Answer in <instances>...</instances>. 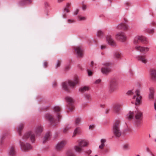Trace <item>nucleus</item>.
Listing matches in <instances>:
<instances>
[{
	"mask_svg": "<svg viewBox=\"0 0 156 156\" xmlns=\"http://www.w3.org/2000/svg\"><path fill=\"white\" fill-rule=\"evenodd\" d=\"M28 139L30 140L32 143L34 142L35 136L33 132L29 131L25 133L23 136L22 140L20 141L21 148L23 151H27L32 149V147L30 144L25 142Z\"/></svg>",
	"mask_w": 156,
	"mask_h": 156,
	"instance_id": "1",
	"label": "nucleus"
},
{
	"mask_svg": "<svg viewBox=\"0 0 156 156\" xmlns=\"http://www.w3.org/2000/svg\"><path fill=\"white\" fill-rule=\"evenodd\" d=\"M144 44H147L148 41L145 37L143 36H136L134 38L133 41L134 47L135 49H148L147 48L143 47L138 44L139 41Z\"/></svg>",
	"mask_w": 156,
	"mask_h": 156,
	"instance_id": "2",
	"label": "nucleus"
},
{
	"mask_svg": "<svg viewBox=\"0 0 156 156\" xmlns=\"http://www.w3.org/2000/svg\"><path fill=\"white\" fill-rule=\"evenodd\" d=\"M77 143L78 144L74 146V149L76 152L80 154L83 152L82 147L87 146L88 143L85 140L80 139L78 140Z\"/></svg>",
	"mask_w": 156,
	"mask_h": 156,
	"instance_id": "3",
	"label": "nucleus"
},
{
	"mask_svg": "<svg viewBox=\"0 0 156 156\" xmlns=\"http://www.w3.org/2000/svg\"><path fill=\"white\" fill-rule=\"evenodd\" d=\"M118 87V83L117 79L115 77L111 79L108 86L109 92L111 93L114 92L117 90Z\"/></svg>",
	"mask_w": 156,
	"mask_h": 156,
	"instance_id": "4",
	"label": "nucleus"
},
{
	"mask_svg": "<svg viewBox=\"0 0 156 156\" xmlns=\"http://www.w3.org/2000/svg\"><path fill=\"white\" fill-rule=\"evenodd\" d=\"M79 81V78L78 76H76L74 77V81L69 80L68 83L64 82L62 84L63 88L66 91H69V89L68 86V84L72 88H74L76 84L78 83Z\"/></svg>",
	"mask_w": 156,
	"mask_h": 156,
	"instance_id": "5",
	"label": "nucleus"
},
{
	"mask_svg": "<svg viewBox=\"0 0 156 156\" xmlns=\"http://www.w3.org/2000/svg\"><path fill=\"white\" fill-rule=\"evenodd\" d=\"M120 121L117 120L114 123L113 127V131L114 135L117 137H120L122 134L120 129Z\"/></svg>",
	"mask_w": 156,
	"mask_h": 156,
	"instance_id": "6",
	"label": "nucleus"
},
{
	"mask_svg": "<svg viewBox=\"0 0 156 156\" xmlns=\"http://www.w3.org/2000/svg\"><path fill=\"white\" fill-rule=\"evenodd\" d=\"M135 122L137 126H139L142 123L143 117V113L140 110H137L135 112Z\"/></svg>",
	"mask_w": 156,
	"mask_h": 156,
	"instance_id": "7",
	"label": "nucleus"
},
{
	"mask_svg": "<svg viewBox=\"0 0 156 156\" xmlns=\"http://www.w3.org/2000/svg\"><path fill=\"white\" fill-rule=\"evenodd\" d=\"M66 99L68 103V105H67V112H69L73 111L74 109L73 105L74 101L73 99L71 97L67 96L66 97Z\"/></svg>",
	"mask_w": 156,
	"mask_h": 156,
	"instance_id": "8",
	"label": "nucleus"
},
{
	"mask_svg": "<svg viewBox=\"0 0 156 156\" xmlns=\"http://www.w3.org/2000/svg\"><path fill=\"white\" fill-rule=\"evenodd\" d=\"M61 110V107L58 106H55L53 108V110L57 115L58 121V122H60L62 117L60 113Z\"/></svg>",
	"mask_w": 156,
	"mask_h": 156,
	"instance_id": "9",
	"label": "nucleus"
},
{
	"mask_svg": "<svg viewBox=\"0 0 156 156\" xmlns=\"http://www.w3.org/2000/svg\"><path fill=\"white\" fill-rule=\"evenodd\" d=\"M115 38L119 41L121 42L125 41L126 39V37L124 33L119 32L115 35Z\"/></svg>",
	"mask_w": 156,
	"mask_h": 156,
	"instance_id": "10",
	"label": "nucleus"
},
{
	"mask_svg": "<svg viewBox=\"0 0 156 156\" xmlns=\"http://www.w3.org/2000/svg\"><path fill=\"white\" fill-rule=\"evenodd\" d=\"M106 40L109 44L115 48H117L116 47L117 45L115 41L111 35H108L106 37Z\"/></svg>",
	"mask_w": 156,
	"mask_h": 156,
	"instance_id": "11",
	"label": "nucleus"
},
{
	"mask_svg": "<svg viewBox=\"0 0 156 156\" xmlns=\"http://www.w3.org/2000/svg\"><path fill=\"white\" fill-rule=\"evenodd\" d=\"M66 143V141L64 140L58 142L56 146V149L58 151H61L63 148Z\"/></svg>",
	"mask_w": 156,
	"mask_h": 156,
	"instance_id": "12",
	"label": "nucleus"
},
{
	"mask_svg": "<svg viewBox=\"0 0 156 156\" xmlns=\"http://www.w3.org/2000/svg\"><path fill=\"white\" fill-rule=\"evenodd\" d=\"M136 95H134L133 98V99L136 98V105H138L139 104L140 100L141 99V97L140 95V91L138 90H136L135 91Z\"/></svg>",
	"mask_w": 156,
	"mask_h": 156,
	"instance_id": "13",
	"label": "nucleus"
},
{
	"mask_svg": "<svg viewBox=\"0 0 156 156\" xmlns=\"http://www.w3.org/2000/svg\"><path fill=\"white\" fill-rule=\"evenodd\" d=\"M45 118L48 120L52 125L53 126L56 125L55 123V119L51 115L47 113L45 114Z\"/></svg>",
	"mask_w": 156,
	"mask_h": 156,
	"instance_id": "14",
	"label": "nucleus"
},
{
	"mask_svg": "<svg viewBox=\"0 0 156 156\" xmlns=\"http://www.w3.org/2000/svg\"><path fill=\"white\" fill-rule=\"evenodd\" d=\"M150 76L151 80L156 81V69H152L151 70Z\"/></svg>",
	"mask_w": 156,
	"mask_h": 156,
	"instance_id": "15",
	"label": "nucleus"
},
{
	"mask_svg": "<svg viewBox=\"0 0 156 156\" xmlns=\"http://www.w3.org/2000/svg\"><path fill=\"white\" fill-rule=\"evenodd\" d=\"M101 71L103 74L107 75L112 72V69L109 67H102L101 68Z\"/></svg>",
	"mask_w": 156,
	"mask_h": 156,
	"instance_id": "16",
	"label": "nucleus"
},
{
	"mask_svg": "<svg viewBox=\"0 0 156 156\" xmlns=\"http://www.w3.org/2000/svg\"><path fill=\"white\" fill-rule=\"evenodd\" d=\"M33 2V0H22L18 3L20 6H23L30 4Z\"/></svg>",
	"mask_w": 156,
	"mask_h": 156,
	"instance_id": "17",
	"label": "nucleus"
},
{
	"mask_svg": "<svg viewBox=\"0 0 156 156\" xmlns=\"http://www.w3.org/2000/svg\"><path fill=\"white\" fill-rule=\"evenodd\" d=\"M117 28L119 30L122 29L126 30L128 29V26L124 23H122L117 26Z\"/></svg>",
	"mask_w": 156,
	"mask_h": 156,
	"instance_id": "18",
	"label": "nucleus"
},
{
	"mask_svg": "<svg viewBox=\"0 0 156 156\" xmlns=\"http://www.w3.org/2000/svg\"><path fill=\"white\" fill-rule=\"evenodd\" d=\"M43 130L42 126L40 125L37 126L34 129V132L36 135L40 134Z\"/></svg>",
	"mask_w": 156,
	"mask_h": 156,
	"instance_id": "19",
	"label": "nucleus"
},
{
	"mask_svg": "<svg viewBox=\"0 0 156 156\" xmlns=\"http://www.w3.org/2000/svg\"><path fill=\"white\" fill-rule=\"evenodd\" d=\"M121 105L119 104H115L113 106V110L116 114H119L120 110Z\"/></svg>",
	"mask_w": 156,
	"mask_h": 156,
	"instance_id": "20",
	"label": "nucleus"
},
{
	"mask_svg": "<svg viewBox=\"0 0 156 156\" xmlns=\"http://www.w3.org/2000/svg\"><path fill=\"white\" fill-rule=\"evenodd\" d=\"M137 60L144 64H146L147 62V60L145 56L139 55L137 57Z\"/></svg>",
	"mask_w": 156,
	"mask_h": 156,
	"instance_id": "21",
	"label": "nucleus"
},
{
	"mask_svg": "<svg viewBox=\"0 0 156 156\" xmlns=\"http://www.w3.org/2000/svg\"><path fill=\"white\" fill-rule=\"evenodd\" d=\"M16 152L15 147L13 146L11 147L9 149L8 154L9 156H15Z\"/></svg>",
	"mask_w": 156,
	"mask_h": 156,
	"instance_id": "22",
	"label": "nucleus"
},
{
	"mask_svg": "<svg viewBox=\"0 0 156 156\" xmlns=\"http://www.w3.org/2000/svg\"><path fill=\"white\" fill-rule=\"evenodd\" d=\"M74 51L75 54L79 57H82L83 54V49H74Z\"/></svg>",
	"mask_w": 156,
	"mask_h": 156,
	"instance_id": "23",
	"label": "nucleus"
},
{
	"mask_svg": "<svg viewBox=\"0 0 156 156\" xmlns=\"http://www.w3.org/2000/svg\"><path fill=\"white\" fill-rule=\"evenodd\" d=\"M24 126V124L23 123H21L19 126L17 128V132L19 135H21L22 133V131L23 129Z\"/></svg>",
	"mask_w": 156,
	"mask_h": 156,
	"instance_id": "24",
	"label": "nucleus"
},
{
	"mask_svg": "<svg viewBox=\"0 0 156 156\" xmlns=\"http://www.w3.org/2000/svg\"><path fill=\"white\" fill-rule=\"evenodd\" d=\"M114 56L116 59L119 60L121 59L122 55L120 52H116L114 53Z\"/></svg>",
	"mask_w": 156,
	"mask_h": 156,
	"instance_id": "25",
	"label": "nucleus"
},
{
	"mask_svg": "<svg viewBox=\"0 0 156 156\" xmlns=\"http://www.w3.org/2000/svg\"><path fill=\"white\" fill-rule=\"evenodd\" d=\"M150 93L149 94V98L151 99L153 98L154 95V89L153 88H151L150 89Z\"/></svg>",
	"mask_w": 156,
	"mask_h": 156,
	"instance_id": "26",
	"label": "nucleus"
},
{
	"mask_svg": "<svg viewBox=\"0 0 156 156\" xmlns=\"http://www.w3.org/2000/svg\"><path fill=\"white\" fill-rule=\"evenodd\" d=\"M106 142V140L105 139H102L101 140V144L99 146V148L100 149H103L105 146V143Z\"/></svg>",
	"mask_w": 156,
	"mask_h": 156,
	"instance_id": "27",
	"label": "nucleus"
},
{
	"mask_svg": "<svg viewBox=\"0 0 156 156\" xmlns=\"http://www.w3.org/2000/svg\"><path fill=\"white\" fill-rule=\"evenodd\" d=\"M50 137V133L48 132L46 133L44 138L43 143L44 144L49 139Z\"/></svg>",
	"mask_w": 156,
	"mask_h": 156,
	"instance_id": "28",
	"label": "nucleus"
},
{
	"mask_svg": "<svg viewBox=\"0 0 156 156\" xmlns=\"http://www.w3.org/2000/svg\"><path fill=\"white\" fill-rule=\"evenodd\" d=\"M66 154L67 156H76L74 152L71 150H68L66 153Z\"/></svg>",
	"mask_w": 156,
	"mask_h": 156,
	"instance_id": "29",
	"label": "nucleus"
},
{
	"mask_svg": "<svg viewBox=\"0 0 156 156\" xmlns=\"http://www.w3.org/2000/svg\"><path fill=\"white\" fill-rule=\"evenodd\" d=\"M90 88L87 86H84L80 88L79 89L80 91L84 92L86 91H88L89 90Z\"/></svg>",
	"mask_w": 156,
	"mask_h": 156,
	"instance_id": "30",
	"label": "nucleus"
},
{
	"mask_svg": "<svg viewBox=\"0 0 156 156\" xmlns=\"http://www.w3.org/2000/svg\"><path fill=\"white\" fill-rule=\"evenodd\" d=\"M104 35V32L101 30H98L97 33V35L99 37H102Z\"/></svg>",
	"mask_w": 156,
	"mask_h": 156,
	"instance_id": "31",
	"label": "nucleus"
},
{
	"mask_svg": "<svg viewBox=\"0 0 156 156\" xmlns=\"http://www.w3.org/2000/svg\"><path fill=\"white\" fill-rule=\"evenodd\" d=\"M134 113L133 112L130 111L128 114V118L129 120H131L133 119L134 117Z\"/></svg>",
	"mask_w": 156,
	"mask_h": 156,
	"instance_id": "32",
	"label": "nucleus"
},
{
	"mask_svg": "<svg viewBox=\"0 0 156 156\" xmlns=\"http://www.w3.org/2000/svg\"><path fill=\"white\" fill-rule=\"evenodd\" d=\"M84 95L85 98L87 100L89 101H91V95L90 94H85Z\"/></svg>",
	"mask_w": 156,
	"mask_h": 156,
	"instance_id": "33",
	"label": "nucleus"
},
{
	"mask_svg": "<svg viewBox=\"0 0 156 156\" xmlns=\"http://www.w3.org/2000/svg\"><path fill=\"white\" fill-rule=\"evenodd\" d=\"M123 148L125 150H128L130 149L129 145L128 144H126L124 145Z\"/></svg>",
	"mask_w": 156,
	"mask_h": 156,
	"instance_id": "34",
	"label": "nucleus"
},
{
	"mask_svg": "<svg viewBox=\"0 0 156 156\" xmlns=\"http://www.w3.org/2000/svg\"><path fill=\"white\" fill-rule=\"evenodd\" d=\"M61 61L60 60H58L57 61L56 64L55 65V68L56 69H57L58 67H59L61 65Z\"/></svg>",
	"mask_w": 156,
	"mask_h": 156,
	"instance_id": "35",
	"label": "nucleus"
},
{
	"mask_svg": "<svg viewBox=\"0 0 156 156\" xmlns=\"http://www.w3.org/2000/svg\"><path fill=\"white\" fill-rule=\"evenodd\" d=\"M139 51L142 54H145L147 53L148 50V49H138Z\"/></svg>",
	"mask_w": 156,
	"mask_h": 156,
	"instance_id": "36",
	"label": "nucleus"
},
{
	"mask_svg": "<svg viewBox=\"0 0 156 156\" xmlns=\"http://www.w3.org/2000/svg\"><path fill=\"white\" fill-rule=\"evenodd\" d=\"M80 130L79 128H76L74 132L73 136H75V135L79 133L80 132Z\"/></svg>",
	"mask_w": 156,
	"mask_h": 156,
	"instance_id": "37",
	"label": "nucleus"
},
{
	"mask_svg": "<svg viewBox=\"0 0 156 156\" xmlns=\"http://www.w3.org/2000/svg\"><path fill=\"white\" fill-rule=\"evenodd\" d=\"M81 119L80 118H77L75 120V124L76 125L79 124L80 122Z\"/></svg>",
	"mask_w": 156,
	"mask_h": 156,
	"instance_id": "38",
	"label": "nucleus"
},
{
	"mask_svg": "<svg viewBox=\"0 0 156 156\" xmlns=\"http://www.w3.org/2000/svg\"><path fill=\"white\" fill-rule=\"evenodd\" d=\"M70 129V127L68 126H66L63 130V132L64 133H66Z\"/></svg>",
	"mask_w": 156,
	"mask_h": 156,
	"instance_id": "39",
	"label": "nucleus"
},
{
	"mask_svg": "<svg viewBox=\"0 0 156 156\" xmlns=\"http://www.w3.org/2000/svg\"><path fill=\"white\" fill-rule=\"evenodd\" d=\"M67 21L69 23H71L75 22V20L73 19H69L67 20Z\"/></svg>",
	"mask_w": 156,
	"mask_h": 156,
	"instance_id": "40",
	"label": "nucleus"
},
{
	"mask_svg": "<svg viewBox=\"0 0 156 156\" xmlns=\"http://www.w3.org/2000/svg\"><path fill=\"white\" fill-rule=\"evenodd\" d=\"M103 65L105 66V67H108L110 66L111 63L109 62H106L103 64Z\"/></svg>",
	"mask_w": 156,
	"mask_h": 156,
	"instance_id": "41",
	"label": "nucleus"
},
{
	"mask_svg": "<svg viewBox=\"0 0 156 156\" xmlns=\"http://www.w3.org/2000/svg\"><path fill=\"white\" fill-rule=\"evenodd\" d=\"M101 80L100 79H99L97 80L96 81H95L94 83L95 84H99V83H101Z\"/></svg>",
	"mask_w": 156,
	"mask_h": 156,
	"instance_id": "42",
	"label": "nucleus"
},
{
	"mask_svg": "<svg viewBox=\"0 0 156 156\" xmlns=\"http://www.w3.org/2000/svg\"><path fill=\"white\" fill-rule=\"evenodd\" d=\"M91 151L90 150H88L87 151H85V153L87 154L88 155L90 154L91 153Z\"/></svg>",
	"mask_w": 156,
	"mask_h": 156,
	"instance_id": "43",
	"label": "nucleus"
},
{
	"mask_svg": "<svg viewBox=\"0 0 156 156\" xmlns=\"http://www.w3.org/2000/svg\"><path fill=\"white\" fill-rule=\"evenodd\" d=\"M95 127V126L94 125H90L89 126V129L90 130H93Z\"/></svg>",
	"mask_w": 156,
	"mask_h": 156,
	"instance_id": "44",
	"label": "nucleus"
},
{
	"mask_svg": "<svg viewBox=\"0 0 156 156\" xmlns=\"http://www.w3.org/2000/svg\"><path fill=\"white\" fill-rule=\"evenodd\" d=\"M101 49L106 48H107V45L105 44L102 45L101 46Z\"/></svg>",
	"mask_w": 156,
	"mask_h": 156,
	"instance_id": "45",
	"label": "nucleus"
},
{
	"mask_svg": "<svg viewBox=\"0 0 156 156\" xmlns=\"http://www.w3.org/2000/svg\"><path fill=\"white\" fill-rule=\"evenodd\" d=\"M70 4L69 3H67L66 6L65 8H66V9H69V8H70Z\"/></svg>",
	"mask_w": 156,
	"mask_h": 156,
	"instance_id": "46",
	"label": "nucleus"
},
{
	"mask_svg": "<svg viewBox=\"0 0 156 156\" xmlns=\"http://www.w3.org/2000/svg\"><path fill=\"white\" fill-rule=\"evenodd\" d=\"M57 85V83L55 81H54L52 83V86L54 87H55Z\"/></svg>",
	"mask_w": 156,
	"mask_h": 156,
	"instance_id": "47",
	"label": "nucleus"
},
{
	"mask_svg": "<svg viewBox=\"0 0 156 156\" xmlns=\"http://www.w3.org/2000/svg\"><path fill=\"white\" fill-rule=\"evenodd\" d=\"M44 66L45 67H47L48 66V62H44Z\"/></svg>",
	"mask_w": 156,
	"mask_h": 156,
	"instance_id": "48",
	"label": "nucleus"
},
{
	"mask_svg": "<svg viewBox=\"0 0 156 156\" xmlns=\"http://www.w3.org/2000/svg\"><path fill=\"white\" fill-rule=\"evenodd\" d=\"M87 71L88 76H91L92 74V72L89 70H88Z\"/></svg>",
	"mask_w": 156,
	"mask_h": 156,
	"instance_id": "49",
	"label": "nucleus"
},
{
	"mask_svg": "<svg viewBox=\"0 0 156 156\" xmlns=\"http://www.w3.org/2000/svg\"><path fill=\"white\" fill-rule=\"evenodd\" d=\"M128 94L131 95L133 94V92L132 90L128 91L127 93Z\"/></svg>",
	"mask_w": 156,
	"mask_h": 156,
	"instance_id": "50",
	"label": "nucleus"
},
{
	"mask_svg": "<svg viewBox=\"0 0 156 156\" xmlns=\"http://www.w3.org/2000/svg\"><path fill=\"white\" fill-rule=\"evenodd\" d=\"M44 5L46 7H48L49 5V4L46 2H44Z\"/></svg>",
	"mask_w": 156,
	"mask_h": 156,
	"instance_id": "51",
	"label": "nucleus"
},
{
	"mask_svg": "<svg viewBox=\"0 0 156 156\" xmlns=\"http://www.w3.org/2000/svg\"><path fill=\"white\" fill-rule=\"evenodd\" d=\"M64 12H69V9L65 8L64 10Z\"/></svg>",
	"mask_w": 156,
	"mask_h": 156,
	"instance_id": "52",
	"label": "nucleus"
},
{
	"mask_svg": "<svg viewBox=\"0 0 156 156\" xmlns=\"http://www.w3.org/2000/svg\"><path fill=\"white\" fill-rule=\"evenodd\" d=\"M80 20H84L86 19V18L85 17H79Z\"/></svg>",
	"mask_w": 156,
	"mask_h": 156,
	"instance_id": "53",
	"label": "nucleus"
},
{
	"mask_svg": "<svg viewBox=\"0 0 156 156\" xmlns=\"http://www.w3.org/2000/svg\"><path fill=\"white\" fill-rule=\"evenodd\" d=\"M130 4V3L128 2H126L125 3V5L126 6H129Z\"/></svg>",
	"mask_w": 156,
	"mask_h": 156,
	"instance_id": "54",
	"label": "nucleus"
},
{
	"mask_svg": "<svg viewBox=\"0 0 156 156\" xmlns=\"http://www.w3.org/2000/svg\"><path fill=\"white\" fill-rule=\"evenodd\" d=\"M70 68V66H67L65 68V69L66 70H69Z\"/></svg>",
	"mask_w": 156,
	"mask_h": 156,
	"instance_id": "55",
	"label": "nucleus"
},
{
	"mask_svg": "<svg viewBox=\"0 0 156 156\" xmlns=\"http://www.w3.org/2000/svg\"><path fill=\"white\" fill-rule=\"evenodd\" d=\"M82 48V47L81 46H77L76 49H81Z\"/></svg>",
	"mask_w": 156,
	"mask_h": 156,
	"instance_id": "56",
	"label": "nucleus"
},
{
	"mask_svg": "<svg viewBox=\"0 0 156 156\" xmlns=\"http://www.w3.org/2000/svg\"><path fill=\"white\" fill-rule=\"evenodd\" d=\"M109 109H107L106 110L105 113L106 114H108L109 113Z\"/></svg>",
	"mask_w": 156,
	"mask_h": 156,
	"instance_id": "57",
	"label": "nucleus"
},
{
	"mask_svg": "<svg viewBox=\"0 0 156 156\" xmlns=\"http://www.w3.org/2000/svg\"><path fill=\"white\" fill-rule=\"evenodd\" d=\"M82 8L83 10H85L86 8V6L85 5H83Z\"/></svg>",
	"mask_w": 156,
	"mask_h": 156,
	"instance_id": "58",
	"label": "nucleus"
},
{
	"mask_svg": "<svg viewBox=\"0 0 156 156\" xmlns=\"http://www.w3.org/2000/svg\"><path fill=\"white\" fill-rule=\"evenodd\" d=\"M78 12V10H76L74 14L75 15H76Z\"/></svg>",
	"mask_w": 156,
	"mask_h": 156,
	"instance_id": "59",
	"label": "nucleus"
},
{
	"mask_svg": "<svg viewBox=\"0 0 156 156\" xmlns=\"http://www.w3.org/2000/svg\"><path fill=\"white\" fill-rule=\"evenodd\" d=\"M58 0V3H60V2H61L64 1H65V0Z\"/></svg>",
	"mask_w": 156,
	"mask_h": 156,
	"instance_id": "60",
	"label": "nucleus"
},
{
	"mask_svg": "<svg viewBox=\"0 0 156 156\" xmlns=\"http://www.w3.org/2000/svg\"><path fill=\"white\" fill-rule=\"evenodd\" d=\"M94 64V62L93 61H91L90 63V66H93Z\"/></svg>",
	"mask_w": 156,
	"mask_h": 156,
	"instance_id": "61",
	"label": "nucleus"
},
{
	"mask_svg": "<svg viewBox=\"0 0 156 156\" xmlns=\"http://www.w3.org/2000/svg\"><path fill=\"white\" fill-rule=\"evenodd\" d=\"M66 14H64L63 16V17L64 18H65L66 17Z\"/></svg>",
	"mask_w": 156,
	"mask_h": 156,
	"instance_id": "62",
	"label": "nucleus"
},
{
	"mask_svg": "<svg viewBox=\"0 0 156 156\" xmlns=\"http://www.w3.org/2000/svg\"><path fill=\"white\" fill-rule=\"evenodd\" d=\"M147 149L148 151L149 152L150 151V149L148 148H147Z\"/></svg>",
	"mask_w": 156,
	"mask_h": 156,
	"instance_id": "63",
	"label": "nucleus"
},
{
	"mask_svg": "<svg viewBox=\"0 0 156 156\" xmlns=\"http://www.w3.org/2000/svg\"><path fill=\"white\" fill-rule=\"evenodd\" d=\"M152 156H155L153 154L151 153V154Z\"/></svg>",
	"mask_w": 156,
	"mask_h": 156,
	"instance_id": "64",
	"label": "nucleus"
}]
</instances>
